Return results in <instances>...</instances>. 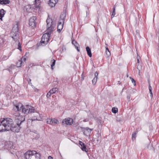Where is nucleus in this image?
Wrapping results in <instances>:
<instances>
[{
    "label": "nucleus",
    "instance_id": "37",
    "mask_svg": "<svg viewBox=\"0 0 159 159\" xmlns=\"http://www.w3.org/2000/svg\"><path fill=\"white\" fill-rule=\"evenodd\" d=\"M48 159H53V158L52 157L49 156L48 157Z\"/></svg>",
    "mask_w": 159,
    "mask_h": 159
},
{
    "label": "nucleus",
    "instance_id": "10",
    "mask_svg": "<svg viewBox=\"0 0 159 159\" xmlns=\"http://www.w3.org/2000/svg\"><path fill=\"white\" fill-rule=\"evenodd\" d=\"M73 123V120L72 119L67 118L62 121V123L66 125H71Z\"/></svg>",
    "mask_w": 159,
    "mask_h": 159
},
{
    "label": "nucleus",
    "instance_id": "3",
    "mask_svg": "<svg viewBox=\"0 0 159 159\" xmlns=\"http://www.w3.org/2000/svg\"><path fill=\"white\" fill-rule=\"evenodd\" d=\"M25 155L26 159H40V154L35 151H28Z\"/></svg>",
    "mask_w": 159,
    "mask_h": 159
},
{
    "label": "nucleus",
    "instance_id": "9",
    "mask_svg": "<svg viewBox=\"0 0 159 159\" xmlns=\"http://www.w3.org/2000/svg\"><path fill=\"white\" fill-rule=\"evenodd\" d=\"M36 19V16H33L31 17L29 20V25L30 26L33 28L35 27L36 25L35 20Z\"/></svg>",
    "mask_w": 159,
    "mask_h": 159
},
{
    "label": "nucleus",
    "instance_id": "36",
    "mask_svg": "<svg viewBox=\"0 0 159 159\" xmlns=\"http://www.w3.org/2000/svg\"><path fill=\"white\" fill-rule=\"evenodd\" d=\"M149 90H152V87L150 84L149 85Z\"/></svg>",
    "mask_w": 159,
    "mask_h": 159
},
{
    "label": "nucleus",
    "instance_id": "27",
    "mask_svg": "<svg viewBox=\"0 0 159 159\" xmlns=\"http://www.w3.org/2000/svg\"><path fill=\"white\" fill-rule=\"evenodd\" d=\"M130 78L131 79V81L132 82L134 83V86H135L136 85V81L133 78H131V77H130Z\"/></svg>",
    "mask_w": 159,
    "mask_h": 159
},
{
    "label": "nucleus",
    "instance_id": "23",
    "mask_svg": "<svg viewBox=\"0 0 159 159\" xmlns=\"http://www.w3.org/2000/svg\"><path fill=\"white\" fill-rule=\"evenodd\" d=\"M51 62L52 63V64L51 65V67L52 69L53 70V66L55 65L56 61L53 59L51 61Z\"/></svg>",
    "mask_w": 159,
    "mask_h": 159
},
{
    "label": "nucleus",
    "instance_id": "31",
    "mask_svg": "<svg viewBox=\"0 0 159 159\" xmlns=\"http://www.w3.org/2000/svg\"><path fill=\"white\" fill-rule=\"evenodd\" d=\"M18 49H19L20 51H21V46H20V43H18Z\"/></svg>",
    "mask_w": 159,
    "mask_h": 159
},
{
    "label": "nucleus",
    "instance_id": "26",
    "mask_svg": "<svg viewBox=\"0 0 159 159\" xmlns=\"http://www.w3.org/2000/svg\"><path fill=\"white\" fill-rule=\"evenodd\" d=\"M97 78L96 77H94L93 80H92L93 84V85L95 84L97 81Z\"/></svg>",
    "mask_w": 159,
    "mask_h": 159
},
{
    "label": "nucleus",
    "instance_id": "5",
    "mask_svg": "<svg viewBox=\"0 0 159 159\" xmlns=\"http://www.w3.org/2000/svg\"><path fill=\"white\" fill-rule=\"evenodd\" d=\"M15 116L16 117V119L17 125L19 126L21 123L25 120V117L17 113L15 114Z\"/></svg>",
    "mask_w": 159,
    "mask_h": 159
},
{
    "label": "nucleus",
    "instance_id": "13",
    "mask_svg": "<svg viewBox=\"0 0 159 159\" xmlns=\"http://www.w3.org/2000/svg\"><path fill=\"white\" fill-rule=\"evenodd\" d=\"M79 143L80 145V148H81V149L83 151H85L86 152H87L88 151V150L86 148V146L81 141H80L79 142Z\"/></svg>",
    "mask_w": 159,
    "mask_h": 159
},
{
    "label": "nucleus",
    "instance_id": "24",
    "mask_svg": "<svg viewBox=\"0 0 159 159\" xmlns=\"http://www.w3.org/2000/svg\"><path fill=\"white\" fill-rule=\"evenodd\" d=\"M113 10L111 16L112 18H113L116 14L115 7V6H114V8H113Z\"/></svg>",
    "mask_w": 159,
    "mask_h": 159
},
{
    "label": "nucleus",
    "instance_id": "20",
    "mask_svg": "<svg viewBox=\"0 0 159 159\" xmlns=\"http://www.w3.org/2000/svg\"><path fill=\"white\" fill-rule=\"evenodd\" d=\"M86 50L89 56L91 57H92V53L90 48L89 47H87L86 48Z\"/></svg>",
    "mask_w": 159,
    "mask_h": 159
},
{
    "label": "nucleus",
    "instance_id": "29",
    "mask_svg": "<svg viewBox=\"0 0 159 159\" xmlns=\"http://www.w3.org/2000/svg\"><path fill=\"white\" fill-rule=\"evenodd\" d=\"M52 94L51 93H50V91H49L47 94V98H49L51 96V95Z\"/></svg>",
    "mask_w": 159,
    "mask_h": 159
},
{
    "label": "nucleus",
    "instance_id": "15",
    "mask_svg": "<svg viewBox=\"0 0 159 159\" xmlns=\"http://www.w3.org/2000/svg\"><path fill=\"white\" fill-rule=\"evenodd\" d=\"M11 35L12 38L14 40L16 41L17 40L18 37V35L16 33H14L13 32H12L11 33Z\"/></svg>",
    "mask_w": 159,
    "mask_h": 159
},
{
    "label": "nucleus",
    "instance_id": "12",
    "mask_svg": "<svg viewBox=\"0 0 159 159\" xmlns=\"http://www.w3.org/2000/svg\"><path fill=\"white\" fill-rule=\"evenodd\" d=\"M25 60L26 58H22L21 60H19L16 63V66L17 67H20L21 66V64H24V63L25 62Z\"/></svg>",
    "mask_w": 159,
    "mask_h": 159
},
{
    "label": "nucleus",
    "instance_id": "39",
    "mask_svg": "<svg viewBox=\"0 0 159 159\" xmlns=\"http://www.w3.org/2000/svg\"><path fill=\"white\" fill-rule=\"evenodd\" d=\"M119 121L120 120L119 119H118Z\"/></svg>",
    "mask_w": 159,
    "mask_h": 159
},
{
    "label": "nucleus",
    "instance_id": "32",
    "mask_svg": "<svg viewBox=\"0 0 159 159\" xmlns=\"http://www.w3.org/2000/svg\"><path fill=\"white\" fill-rule=\"evenodd\" d=\"M98 73L97 72H96L95 73L94 77H96V78H98Z\"/></svg>",
    "mask_w": 159,
    "mask_h": 159
},
{
    "label": "nucleus",
    "instance_id": "6",
    "mask_svg": "<svg viewBox=\"0 0 159 159\" xmlns=\"http://www.w3.org/2000/svg\"><path fill=\"white\" fill-rule=\"evenodd\" d=\"M48 33H46L43 35L41 41L42 43L46 44L48 42L50 37V35Z\"/></svg>",
    "mask_w": 159,
    "mask_h": 159
},
{
    "label": "nucleus",
    "instance_id": "34",
    "mask_svg": "<svg viewBox=\"0 0 159 159\" xmlns=\"http://www.w3.org/2000/svg\"><path fill=\"white\" fill-rule=\"evenodd\" d=\"M139 57H138V56L137 57V62L138 63H139Z\"/></svg>",
    "mask_w": 159,
    "mask_h": 159
},
{
    "label": "nucleus",
    "instance_id": "11",
    "mask_svg": "<svg viewBox=\"0 0 159 159\" xmlns=\"http://www.w3.org/2000/svg\"><path fill=\"white\" fill-rule=\"evenodd\" d=\"M64 23L63 20H60L58 22V25L57 27V31L60 32L62 30L63 27V25Z\"/></svg>",
    "mask_w": 159,
    "mask_h": 159
},
{
    "label": "nucleus",
    "instance_id": "14",
    "mask_svg": "<svg viewBox=\"0 0 159 159\" xmlns=\"http://www.w3.org/2000/svg\"><path fill=\"white\" fill-rule=\"evenodd\" d=\"M57 1V0H49V5L51 7H54Z\"/></svg>",
    "mask_w": 159,
    "mask_h": 159
},
{
    "label": "nucleus",
    "instance_id": "18",
    "mask_svg": "<svg viewBox=\"0 0 159 159\" xmlns=\"http://www.w3.org/2000/svg\"><path fill=\"white\" fill-rule=\"evenodd\" d=\"M72 44L74 45L75 46V48L77 49V50L78 51H80L79 49L78 48V46H79V44L77 43V42L75 40H73L72 41Z\"/></svg>",
    "mask_w": 159,
    "mask_h": 159
},
{
    "label": "nucleus",
    "instance_id": "25",
    "mask_svg": "<svg viewBox=\"0 0 159 159\" xmlns=\"http://www.w3.org/2000/svg\"><path fill=\"white\" fill-rule=\"evenodd\" d=\"M112 111L113 113H116L118 112V109L117 108H113L112 109Z\"/></svg>",
    "mask_w": 159,
    "mask_h": 159
},
{
    "label": "nucleus",
    "instance_id": "22",
    "mask_svg": "<svg viewBox=\"0 0 159 159\" xmlns=\"http://www.w3.org/2000/svg\"><path fill=\"white\" fill-rule=\"evenodd\" d=\"M0 2L1 4H6L9 3L8 0H0Z\"/></svg>",
    "mask_w": 159,
    "mask_h": 159
},
{
    "label": "nucleus",
    "instance_id": "21",
    "mask_svg": "<svg viewBox=\"0 0 159 159\" xmlns=\"http://www.w3.org/2000/svg\"><path fill=\"white\" fill-rule=\"evenodd\" d=\"M58 90V88H52L49 91H50V93L52 94L54 93H56V92Z\"/></svg>",
    "mask_w": 159,
    "mask_h": 159
},
{
    "label": "nucleus",
    "instance_id": "8",
    "mask_svg": "<svg viewBox=\"0 0 159 159\" xmlns=\"http://www.w3.org/2000/svg\"><path fill=\"white\" fill-rule=\"evenodd\" d=\"M46 122L47 124L52 125L59 124V121L55 119H48Z\"/></svg>",
    "mask_w": 159,
    "mask_h": 159
},
{
    "label": "nucleus",
    "instance_id": "30",
    "mask_svg": "<svg viewBox=\"0 0 159 159\" xmlns=\"http://www.w3.org/2000/svg\"><path fill=\"white\" fill-rule=\"evenodd\" d=\"M139 67H140V68L141 69V66H137V69L139 70V75H140V69H139Z\"/></svg>",
    "mask_w": 159,
    "mask_h": 159
},
{
    "label": "nucleus",
    "instance_id": "38",
    "mask_svg": "<svg viewBox=\"0 0 159 159\" xmlns=\"http://www.w3.org/2000/svg\"><path fill=\"white\" fill-rule=\"evenodd\" d=\"M128 98H129H129H130V97H128Z\"/></svg>",
    "mask_w": 159,
    "mask_h": 159
},
{
    "label": "nucleus",
    "instance_id": "16",
    "mask_svg": "<svg viewBox=\"0 0 159 159\" xmlns=\"http://www.w3.org/2000/svg\"><path fill=\"white\" fill-rule=\"evenodd\" d=\"M105 56L107 57H109L111 56V53L107 47H106Z\"/></svg>",
    "mask_w": 159,
    "mask_h": 159
},
{
    "label": "nucleus",
    "instance_id": "28",
    "mask_svg": "<svg viewBox=\"0 0 159 159\" xmlns=\"http://www.w3.org/2000/svg\"><path fill=\"white\" fill-rule=\"evenodd\" d=\"M136 132L133 133L132 134V138L133 139V138H134V139H135V138L136 137Z\"/></svg>",
    "mask_w": 159,
    "mask_h": 159
},
{
    "label": "nucleus",
    "instance_id": "2",
    "mask_svg": "<svg viewBox=\"0 0 159 159\" xmlns=\"http://www.w3.org/2000/svg\"><path fill=\"white\" fill-rule=\"evenodd\" d=\"M13 109L15 111H19L22 109V112L26 114L33 112L34 111L33 107L29 105L24 106L20 103H18L15 105Z\"/></svg>",
    "mask_w": 159,
    "mask_h": 159
},
{
    "label": "nucleus",
    "instance_id": "17",
    "mask_svg": "<svg viewBox=\"0 0 159 159\" xmlns=\"http://www.w3.org/2000/svg\"><path fill=\"white\" fill-rule=\"evenodd\" d=\"M40 0H35V4L34 6L36 8H37L39 10L40 9L39 5H40Z\"/></svg>",
    "mask_w": 159,
    "mask_h": 159
},
{
    "label": "nucleus",
    "instance_id": "19",
    "mask_svg": "<svg viewBox=\"0 0 159 159\" xmlns=\"http://www.w3.org/2000/svg\"><path fill=\"white\" fill-rule=\"evenodd\" d=\"M5 14V11L3 9H2L0 10V19L2 20V18L4 16Z\"/></svg>",
    "mask_w": 159,
    "mask_h": 159
},
{
    "label": "nucleus",
    "instance_id": "1",
    "mask_svg": "<svg viewBox=\"0 0 159 159\" xmlns=\"http://www.w3.org/2000/svg\"><path fill=\"white\" fill-rule=\"evenodd\" d=\"M12 120L9 118L1 119L0 121V132L9 131L14 127Z\"/></svg>",
    "mask_w": 159,
    "mask_h": 159
},
{
    "label": "nucleus",
    "instance_id": "33",
    "mask_svg": "<svg viewBox=\"0 0 159 159\" xmlns=\"http://www.w3.org/2000/svg\"><path fill=\"white\" fill-rule=\"evenodd\" d=\"M150 93L151 94V96L152 98L153 96V94L152 91V90H149Z\"/></svg>",
    "mask_w": 159,
    "mask_h": 159
},
{
    "label": "nucleus",
    "instance_id": "4",
    "mask_svg": "<svg viewBox=\"0 0 159 159\" xmlns=\"http://www.w3.org/2000/svg\"><path fill=\"white\" fill-rule=\"evenodd\" d=\"M47 30L46 33L50 35L51 33L53 31L54 27L55 26V22L52 21L50 19H48L47 20Z\"/></svg>",
    "mask_w": 159,
    "mask_h": 159
},
{
    "label": "nucleus",
    "instance_id": "35",
    "mask_svg": "<svg viewBox=\"0 0 159 159\" xmlns=\"http://www.w3.org/2000/svg\"><path fill=\"white\" fill-rule=\"evenodd\" d=\"M89 121V119H85V120H84L83 121L84 122H87V121Z\"/></svg>",
    "mask_w": 159,
    "mask_h": 159
},
{
    "label": "nucleus",
    "instance_id": "7",
    "mask_svg": "<svg viewBox=\"0 0 159 159\" xmlns=\"http://www.w3.org/2000/svg\"><path fill=\"white\" fill-rule=\"evenodd\" d=\"M83 132L84 135L89 136L90 135L93 129H90L89 127H83L81 128Z\"/></svg>",
    "mask_w": 159,
    "mask_h": 159
}]
</instances>
